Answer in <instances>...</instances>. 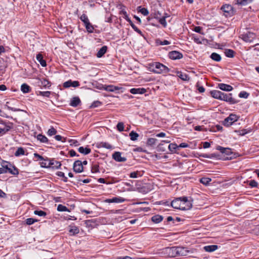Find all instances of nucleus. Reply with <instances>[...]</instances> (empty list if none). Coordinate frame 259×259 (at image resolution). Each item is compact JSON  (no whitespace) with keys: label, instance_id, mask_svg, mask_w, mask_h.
<instances>
[{"label":"nucleus","instance_id":"nucleus-22","mask_svg":"<svg viewBox=\"0 0 259 259\" xmlns=\"http://www.w3.org/2000/svg\"><path fill=\"white\" fill-rule=\"evenodd\" d=\"M36 59L43 67L47 65L46 62L43 59L42 56L41 54L39 53L36 55Z\"/></svg>","mask_w":259,"mask_h":259},{"label":"nucleus","instance_id":"nucleus-44","mask_svg":"<svg viewBox=\"0 0 259 259\" xmlns=\"http://www.w3.org/2000/svg\"><path fill=\"white\" fill-rule=\"evenodd\" d=\"M57 210L59 211H68V209L65 206L62 204H59L57 207Z\"/></svg>","mask_w":259,"mask_h":259},{"label":"nucleus","instance_id":"nucleus-5","mask_svg":"<svg viewBox=\"0 0 259 259\" xmlns=\"http://www.w3.org/2000/svg\"><path fill=\"white\" fill-rule=\"evenodd\" d=\"M165 251L169 257H173L178 255V246L166 248Z\"/></svg>","mask_w":259,"mask_h":259},{"label":"nucleus","instance_id":"nucleus-62","mask_svg":"<svg viewBox=\"0 0 259 259\" xmlns=\"http://www.w3.org/2000/svg\"><path fill=\"white\" fill-rule=\"evenodd\" d=\"M10 165H11V164L6 162V163L4 164L2 166L3 168H5V169L7 170V171H8V168H9V167H10Z\"/></svg>","mask_w":259,"mask_h":259},{"label":"nucleus","instance_id":"nucleus-15","mask_svg":"<svg viewBox=\"0 0 259 259\" xmlns=\"http://www.w3.org/2000/svg\"><path fill=\"white\" fill-rule=\"evenodd\" d=\"M81 103L80 99L78 97H75L72 98L70 101V105L72 107H77Z\"/></svg>","mask_w":259,"mask_h":259},{"label":"nucleus","instance_id":"nucleus-8","mask_svg":"<svg viewBox=\"0 0 259 259\" xmlns=\"http://www.w3.org/2000/svg\"><path fill=\"white\" fill-rule=\"evenodd\" d=\"M112 158L117 162H124L126 160V157L121 156V153L120 152H115L112 154Z\"/></svg>","mask_w":259,"mask_h":259},{"label":"nucleus","instance_id":"nucleus-51","mask_svg":"<svg viewBox=\"0 0 259 259\" xmlns=\"http://www.w3.org/2000/svg\"><path fill=\"white\" fill-rule=\"evenodd\" d=\"M140 8V12L144 16H147L149 14V12L148 10L145 8H141V7H139Z\"/></svg>","mask_w":259,"mask_h":259},{"label":"nucleus","instance_id":"nucleus-18","mask_svg":"<svg viewBox=\"0 0 259 259\" xmlns=\"http://www.w3.org/2000/svg\"><path fill=\"white\" fill-rule=\"evenodd\" d=\"M204 250L206 252H212L216 250L218 248L217 245H207L204 247Z\"/></svg>","mask_w":259,"mask_h":259},{"label":"nucleus","instance_id":"nucleus-23","mask_svg":"<svg viewBox=\"0 0 259 259\" xmlns=\"http://www.w3.org/2000/svg\"><path fill=\"white\" fill-rule=\"evenodd\" d=\"M78 150L80 153L83 154L84 155L89 154L91 151L90 148H88L87 147L84 148L83 147H80L78 149Z\"/></svg>","mask_w":259,"mask_h":259},{"label":"nucleus","instance_id":"nucleus-37","mask_svg":"<svg viewBox=\"0 0 259 259\" xmlns=\"http://www.w3.org/2000/svg\"><path fill=\"white\" fill-rule=\"evenodd\" d=\"M178 148L177 145L174 143H171L168 146L169 150L172 152H175Z\"/></svg>","mask_w":259,"mask_h":259},{"label":"nucleus","instance_id":"nucleus-48","mask_svg":"<svg viewBox=\"0 0 259 259\" xmlns=\"http://www.w3.org/2000/svg\"><path fill=\"white\" fill-rule=\"evenodd\" d=\"M117 128L119 132L123 131L124 130V124L123 122H118L117 124Z\"/></svg>","mask_w":259,"mask_h":259},{"label":"nucleus","instance_id":"nucleus-32","mask_svg":"<svg viewBox=\"0 0 259 259\" xmlns=\"http://www.w3.org/2000/svg\"><path fill=\"white\" fill-rule=\"evenodd\" d=\"M225 55L230 58H232L234 57V51L231 49H226L225 51Z\"/></svg>","mask_w":259,"mask_h":259},{"label":"nucleus","instance_id":"nucleus-57","mask_svg":"<svg viewBox=\"0 0 259 259\" xmlns=\"http://www.w3.org/2000/svg\"><path fill=\"white\" fill-rule=\"evenodd\" d=\"M101 102L99 101H95L92 103V105L91 106V107L94 108L98 107L101 105Z\"/></svg>","mask_w":259,"mask_h":259},{"label":"nucleus","instance_id":"nucleus-35","mask_svg":"<svg viewBox=\"0 0 259 259\" xmlns=\"http://www.w3.org/2000/svg\"><path fill=\"white\" fill-rule=\"evenodd\" d=\"M37 139L38 140L40 141L42 143H46L48 142V138L41 134H39L37 136Z\"/></svg>","mask_w":259,"mask_h":259},{"label":"nucleus","instance_id":"nucleus-19","mask_svg":"<svg viewBox=\"0 0 259 259\" xmlns=\"http://www.w3.org/2000/svg\"><path fill=\"white\" fill-rule=\"evenodd\" d=\"M107 47L106 46L102 47L98 52L97 57L98 58L102 57L106 52Z\"/></svg>","mask_w":259,"mask_h":259},{"label":"nucleus","instance_id":"nucleus-60","mask_svg":"<svg viewBox=\"0 0 259 259\" xmlns=\"http://www.w3.org/2000/svg\"><path fill=\"white\" fill-rule=\"evenodd\" d=\"M34 156L35 157H36V158H38L39 160H44V157H43L42 156H41V155H39V154H37V153H34Z\"/></svg>","mask_w":259,"mask_h":259},{"label":"nucleus","instance_id":"nucleus-40","mask_svg":"<svg viewBox=\"0 0 259 259\" xmlns=\"http://www.w3.org/2000/svg\"><path fill=\"white\" fill-rule=\"evenodd\" d=\"M251 0H236V4L240 5H246Z\"/></svg>","mask_w":259,"mask_h":259},{"label":"nucleus","instance_id":"nucleus-12","mask_svg":"<svg viewBox=\"0 0 259 259\" xmlns=\"http://www.w3.org/2000/svg\"><path fill=\"white\" fill-rule=\"evenodd\" d=\"M37 83L39 86H42L45 88H48L50 86V82L45 78H37Z\"/></svg>","mask_w":259,"mask_h":259},{"label":"nucleus","instance_id":"nucleus-30","mask_svg":"<svg viewBox=\"0 0 259 259\" xmlns=\"http://www.w3.org/2000/svg\"><path fill=\"white\" fill-rule=\"evenodd\" d=\"M129 136L130 137V139L132 141H136L137 140L138 138L139 137V134L135 132L134 131H132L130 134Z\"/></svg>","mask_w":259,"mask_h":259},{"label":"nucleus","instance_id":"nucleus-49","mask_svg":"<svg viewBox=\"0 0 259 259\" xmlns=\"http://www.w3.org/2000/svg\"><path fill=\"white\" fill-rule=\"evenodd\" d=\"M166 17H162L159 19V22L164 27L166 26V22L165 20Z\"/></svg>","mask_w":259,"mask_h":259},{"label":"nucleus","instance_id":"nucleus-45","mask_svg":"<svg viewBox=\"0 0 259 259\" xmlns=\"http://www.w3.org/2000/svg\"><path fill=\"white\" fill-rule=\"evenodd\" d=\"M34 213L35 215H39V216H40V217L46 216V214H47L46 212H45L44 211H42V210H35L34 211Z\"/></svg>","mask_w":259,"mask_h":259},{"label":"nucleus","instance_id":"nucleus-53","mask_svg":"<svg viewBox=\"0 0 259 259\" xmlns=\"http://www.w3.org/2000/svg\"><path fill=\"white\" fill-rule=\"evenodd\" d=\"M203 158H211L215 157V155L214 154H203L201 155Z\"/></svg>","mask_w":259,"mask_h":259},{"label":"nucleus","instance_id":"nucleus-63","mask_svg":"<svg viewBox=\"0 0 259 259\" xmlns=\"http://www.w3.org/2000/svg\"><path fill=\"white\" fill-rule=\"evenodd\" d=\"M210 146V144L209 142H205L203 143V147L204 148H207Z\"/></svg>","mask_w":259,"mask_h":259},{"label":"nucleus","instance_id":"nucleus-58","mask_svg":"<svg viewBox=\"0 0 259 259\" xmlns=\"http://www.w3.org/2000/svg\"><path fill=\"white\" fill-rule=\"evenodd\" d=\"M249 185L251 187H256L257 186V183L254 180H251L249 183Z\"/></svg>","mask_w":259,"mask_h":259},{"label":"nucleus","instance_id":"nucleus-31","mask_svg":"<svg viewBox=\"0 0 259 259\" xmlns=\"http://www.w3.org/2000/svg\"><path fill=\"white\" fill-rule=\"evenodd\" d=\"M10 103L9 102H7L6 104L5 105V107L9 110H12L13 111H23V110H21L18 108L12 107L11 106H10Z\"/></svg>","mask_w":259,"mask_h":259},{"label":"nucleus","instance_id":"nucleus-42","mask_svg":"<svg viewBox=\"0 0 259 259\" xmlns=\"http://www.w3.org/2000/svg\"><path fill=\"white\" fill-rule=\"evenodd\" d=\"M100 146L103 148H105L108 149H111L112 148V146L108 143L102 142L100 143Z\"/></svg>","mask_w":259,"mask_h":259},{"label":"nucleus","instance_id":"nucleus-6","mask_svg":"<svg viewBox=\"0 0 259 259\" xmlns=\"http://www.w3.org/2000/svg\"><path fill=\"white\" fill-rule=\"evenodd\" d=\"M73 169L75 172H81L83 169L82 162L80 160L75 161L73 164Z\"/></svg>","mask_w":259,"mask_h":259},{"label":"nucleus","instance_id":"nucleus-43","mask_svg":"<svg viewBox=\"0 0 259 259\" xmlns=\"http://www.w3.org/2000/svg\"><path fill=\"white\" fill-rule=\"evenodd\" d=\"M48 135L50 136L55 135L57 133V131L53 127H52L48 131Z\"/></svg>","mask_w":259,"mask_h":259},{"label":"nucleus","instance_id":"nucleus-59","mask_svg":"<svg viewBox=\"0 0 259 259\" xmlns=\"http://www.w3.org/2000/svg\"><path fill=\"white\" fill-rule=\"evenodd\" d=\"M131 26L135 31L142 35L141 31L134 24H132Z\"/></svg>","mask_w":259,"mask_h":259},{"label":"nucleus","instance_id":"nucleus-1","mask_svg":"<svg viewBox=\"0 0 259 259\" xmlns=\"http://www.w3.org/2000/svg\"><path fill=\"white\" fill-rule=\"evenodd\" d=\"M193 199L185 196L175 199L171 202V206L175 209L189 210L192 207Z\"/></svg>","mask_w":259,"mask_h":259},{"label":"nucleus","instance_id":"nucleus-26","mask_svg":"<svg viewBox=\"0 0 259 259\" xmlns=\"http://www.w3.org/2000/svg\"><path fill=\"white\" fill-rule=\"evenodd\" d=\"M104 89L107 91L114 92L115 91L118 90L119 89V88L112 85H110L105 86L104 87Z\"/></svg>","mask_w":259,"mask_h":259},{"label":"nucleus","instance_id":"nucleus-9","mask_svg":"<svg viewBox=\"0 0 259 259\" xmlns=\"http://www.w3.org/2000/svg\"><path fill=\"white\" fill-rule=\"evenodd\" d=\"M169 57L172 60L180 59L183 57V55L179 52L173 51L169 52Z\"/></svg>","mask_w":259,"mask_h":259},{"label":"nucleus","instance_id":"nucleus-13","mask_svg":"<svg viewBox=\"0 0 259 259\" xmlns=\"http://www.w3.org/2000/svg\"><path fill=\"white\" fill-rule=\"evenodd\" d=\"M221 9L223 11L228 15H231L233 13V8L230 5H225L223 6Z\"/></svg>","mask_w":259,"mask_h":259},{"label":"nucleus","instance_id":"nucleus-14","mask_svg":"<svg viewBox=\"0 0 259 259\" xmlns=\"http://www.w3.org/2000/svg\"><path fill=\"white\" fill-rule=\"evenodd\" d=\"M218 86L221 90L227 92L231 91L233 89L232 86L225 83H219Z\"/></svg>","mask_w":259,"mask_h":259},{"label":"nucleus","instance_id":"nucleus-38","mask_svg":"<svg viewBox=\"0 0 259 259\" xmlns=\"http://www.w3.org/2000/svg\"><path fill=\"white\" fill-rule=\"evenodd\" d=\"M80 19L81 20V21H82L83 22L84 25L87 24L88 22H90L88 18V16L84 14H82L80 16Z\"/></svg>","mask_w":259,"mask_h":259},{"label":"nucleus","instance_id":"nucleus-4","mask_svg":"<svg viewBox=\"0 0 259 259\" xmlns=\"http://www.w3.org/2000/svg\"><path fill=\"white\" fill-rule=\"evenodd\" d=\"M231 96V94H227L222 92V95H221L220 100L229 102L232 104L237 103V101L232 98Z\"/></svg>","mask_w":259,"mask_h":259},{"label":"nucleus","instance_id":"nucleus-29","mask_svg":"<svg viewBox=\"0 0 259 259\" xmlns=\"http://www.w3.org/2000/svg\"><path fill=\"white\" fill-rule=\"evenodd\" d=\"M217 149L220 151L222 153L229 154L230 152V149L228 148H224L221 146H218Z\"/></svg>","mask_w":259,"mask_h":259},{"label":"nucleus","instance_id":"nucleus-20","mask_svg":"<svg viewBox=\"0 0 259 259\" xmlns=\"http://www.w3.org/2000/svg\"><path fill=\"white\" fill-rule=\"evenodd\" d=\"M210 94L213 98L220 100L221 95H222V92L218 90H213L210 92Z\"/></svg>","mask_w":259,"mask_h":259},{"label":"nucleus","instance_id":"nucleus-54","mask_svg":"<svg viewBox=\"0 0 259 259\" xmlns=\"http://www.w3.org/2000/svg\"><path fill=\"white\" fill-rule=\"evenodd\" d=\"M157 43L159 44L160 45H168L170 44L169 41L166 40H164L163 41L158 40L157 41Z\"/></svg>","mask_w":259,"mask_h":259},{"label":"nucleus","instance_id":"nucleus-56","mask_svg":"<svg viewBox=\"0 0 259 259\" xmlns=\"http://www.w3.org/2000/svg\"><path fill=\"white\" fill-rule=\"evenodd\" d=\"M51 94V92L49 91H46V92H40V95H41L42 96L49 97Z\"/></svg>","mask_w":259,"mask_h":259},{"label":"nucleus","instance_id":"nucleus-61","mask_svg":"<svg viewBox=\"0 0 259 259\" xmlns=\"http://www.w3.org/2000/svg\"><path fill=\"white\" fill-rule=\"evenodd\" d=\"M69 153V155H70V156L71 157H73V156H75L76 155H77L76 154V152L74 150H70Z\"/></svg>","mask_w":259,"mask_h":259},{"label":"nucleus","instance_id":"nucleus-21","mask_svg":"<svg viewBox=\"0 0 259 259\" xmlns=\"http://www.w3.org/2000/svg\"><path fill=\"white\" fill-rule=\"evenodd\" d=\"M69 232L71 235H74L78 234L79 231V229L77 227L73 226L69 227Z\"/></svg>","mask_w":259,"mask_h":259},{"label":"nucleus","instance_id":"nucleus-28","mask_svg":"<svg viewBox=\"0 0 259 259\" xmlns=\"http://www.w3.org/2000/svg\"><path fill=\"white\" fill-rule=\"evenodd\" d=\"M210 58L214 61L219 62L221 60V56L215 53H213L210 55Z\"/></svg>","mask_w":259,"mask_h":259},{"label":"nucleus","instance_id":"nucleus-27","mask_svg":"<svg viewBox=\"0 0 259 259\" xmlns=\"http://www.w3.org/2000/svg\"><path fill=\"white\" fill-rule=\"evenodd\" d=\"M21 90L23 93H27L30 92V87L26 83H23L21 85Z\"/></svg>","mask_w":259,"mask_h":259},{"label":"nucleus","instance_id":"nucleus-10","mask_svg":"<svg viewBox=\"0 0 259 259\" xmlns=\"http://www.w3.org/2000/svg\"><path fill=\"white\" fill-rule=\"evenodd\" d=\"M191 250L187 249L186 248L178 246V255L186 256L189 253H192Z\"/></svg>","mask_w":259,"mask_h":259},{"label":"nucleus","instance_id":"nucleus-64","mask_svg":"<svg viewBox=\"0 0 259 259\" xmlns=\"http://www.w3.org/2000/svg\"><path fill=\"white\" fill-rule=\"evenodd\" d=\"M188 147V145L185 143H182L180 144L179 146L178 147L180 148H186Z\"/></svg>","mask_w":259,"mask_h":259},{"label":"nucleus","instance_id":"nucleus-50","mask_svg":"<svg viewBox=\"0 0 259 259\" xmlns=\"http://www.w3.org/2000/svg\"><path fill=\"white\" fill-rule=\"evenodd\" d=\"M249 94L247 92L245 91L241 92L239 94V97L240 98H247Z\"/></svg>","mask_w":259,"mask_h":259},{"label":"nucleus","instance_id":"nucleus-36","mask_svg":"<svg viewBox=\"0 0 259 259\" xmlns=\"http://www.w3.org/2000/svg\"><path fill=\"white\" fill-rule=\"evenodd\" d=\"M178 76L183 80H188L189 79V76L185 73L182 72H178Z\"/></svg>","mask_w":259,"mask_h":259},{"label":"nucleus","instance_id":"nucleus-25","mask_svg":"<svg viewBox=\"0 0 259 259\" xmlns=\"http://www.w3.org/2000/svg\"><path fill=\"white\" fill-rule=\"evenodd\" d=\"M163 217L160 215H155L152 217V222L155 223H159L162 221Z\"/></svg>","mask_w":259,"mask_h":259},{"label":"nucleus","instance_id":"nucleus-3","mask_svg":"<svg viewBox=\"0 0 259 259\" xmlns=\"http://www.w3.org/2000/svg\"><path fill=\"white\" fill-rule=\"evenodd\" d=\"M238 117L233 114H231L228 117L225 119L223 124L226 126H229L235 121L238 120Z\"/></svg>","mask_w":259,"mask_h":259},{"label":"nucleus","instance_id":"nucleus-33","mask_svg":"<svg viewBox=\"0 0 259 259\" xmlns=\"http://www.w3.org/2000/svg\"><path fill=\"white\" fill-rule=\"evenodd\" d=\"M25 151L23 148L19 147L17 149V151L15 152V155L16 156H19L20 155H24Z\"/></svg>","mask_w":259,"mask_h":259},{"label":"nucleus","instance_id":"nucleus-2","mask_svg":"<svg viewBox=\"0 0 259 259\" xmlns=\"http://www.w3.org/2000/svg\"><path fill=\"white\" fill-rule=\"evenodd\" d=\"M149 70L155 73H167L169 71V69L160 63L159 62H153L149 65Z\"/></svg>","mask_w":259,"mask_h":259},{"label":"nucleus","instance_id":"nucleus-24","mask_svg":"<svg viewBox=\"0 0 259 259\" xmlns=\"http://www.w3.org/2000/svg\"><path fill=\"white\" fill-rule=\"evenodd\" d=\"M8 171L14 175H18L19 173L18 169L12 165H10V167L8 168Z\"/></svg>","mask_w":259,"mask_h":259},{"label":"nucleus","instance_id":"nucleus-41","mask_svg":"<svg viewBox=\"0 0 259 259\" xmlns=\"http://www.w3.org/2000/svg\"><path fill=\"white\" fill-rule=\"evenodd\" d=\"M37 221V220L33 218H28L25 220L26 224L28 225H32L35 222H36Z\"/></svg>","mask_w":259,"mask_h":259},{"label":"nucleus","instance_id":"nucleus-16","mask_svg":"<svg viewBox=\"0 0 259 259\" xmlns=\"http://www.w3.org/2000/svg\"><path fill=\"white\" fill-rule=\"evenodd\" d=\"M146 92V89L144 88L135 89L133 88L131 89L130 92L133 94H143Z\"/></svg>","mask_w":259,"mask_h":259},{"label":"nucleus","instance_id":"nucleus-34","mask_svg":"<svg viewBox=\"0 0 259 259\" xmlns=\"http://www.w3.org/2000/svg\"><path fill=\"white\" fill-rule=\"evenodd\" d=\"M211 181V179L209 178L204 177V178H202L200 180V183H201L202 184H203L205 185H208Z\"/></svg>","mask_w":259,"mask_h":259},{"label":"nucleus","instance_id":"nucleus-39","mask_svg":"<svg viewBox=\"0 0 259 259\" xmlns=\"http://www.w3.org/2000/svg\"><path fill=\"white\" fill-rule=\"evenodd\" d=\"M87 31L89 32H93L94 30V27L93 25L89 22H88L87 24L84 25Z\"/></svg>","mask_w":259,"mask_h":259},{"label":"nucleus","instance_id":"nucleus-55","mask_svg":"<svg viewBox=\"0 0 259 259\" xmlns=\"http://www.w3.org/2000/svg\"><path fill=\"white\" fill-rule=\"evenodd\" d=\"M93 172H97L99 171V166L97 164H94L92 167Z\"/></svg>","mask_w":259,"mask_h":259},{"label":"nucleus","instance_id":"nucleus-52","mask_svg":"<svg viewBox=\"0 0 259 259\" xmlns=\"http://www.w3.org/2000/svg\"><path fill=\"white\" fill-rule=\"evenodd\" d=\"M235 132L236 133H237L240 136H244L247 133V131H246V130H245V129L241 130H238V131H235Z\"/></svg>","mask_w":259,"mask_h":259},{"label":"nucleus","instance_id":"nucleus-7","mask_svg":"<svg viewBox=\"0 0 259 259\" xmlns=\"http://www.w3.org/2000/svg\"><path fill=\"white\" fill-rule=\"evenodd\" d=\"M254 37V34L251 32H247L242 35V39L246 42H252Z\"/></svg>","mask_w":259,"mask_h":259},{"label":"nucleus","instance_id":"nucleus-17","mask_svg":"<svg viewBox=\"0 0 259 259\" xmlns=\"http://www.w3.org/2000/svg\"><path fill=\"white\" fill-rule=\"evenodd\" d=\"M124 199L120 197H114L112 199H108L106 200V202L109 203H121L124 201Z\"/></svg>","mask_w":259,"mask_h":259},{"label":"nucleus","instance_id":"nucleus-11","mask_svg":"<svg viewBox=\"0 0 259 259\" xmlns=\"http://www.w3.org/2000/svg\"><path fill=\"white\" fill-rule=\"evenodd\" d=\"M79 85V83L78 81H72L69 80L63 83V87L64 88H69L71 87H77Z\"/></svg>","mask_w":259,"mask_h":259},{"label":"nucleus","instance_id":"nucleus-46","mask_svg":"<svg viewBox=\"0 0 259 259\" xmlns=\"http://www.w3.org/2000/svg\"><path fill=\"white\" fill-rule=\"evenodd\" d=\"M156 141L157 140L155 138H149L147 140V144L150 146H152L155 144Z\"/></svg>","mask_w":259,"mask_h":259},{"label":"nucleus","instance_id":"nucleus-47","mask_svg":"<svg viewBox=\"0 0 259 259\" xmlns=\"http://www.w3.org/2000/svg\"><path fill=\"white\" fill-rule=\"evenodd\" d=\"M142 175L140 174V172L139 171H134L130 174V177L131 178H136L138 176L141 177Z\"/></svg>","mask_w":259,"mask_h":259}]
</instances>
